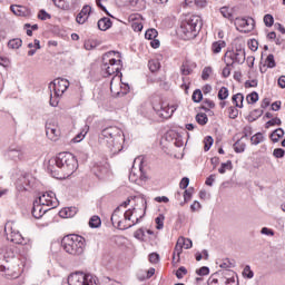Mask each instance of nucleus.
I'll use <instances>...</instances> for the list:
<instances>
[{
  "instance_id": "1",
  "label": "nucleus",
  "mask_w": 285,
  "mask_h": 285,
  "mask_svg": "<svg viewBox=\"0 0 285 285\" xmlns=\"http://www.w3.org/2000/svg\"><path fill=\"white\" fill-rule=\"evenodd\" d=\"M79 168L77 157L70 153H60L57 157L49 159L47 170L55 179L70 177Z\"/></svg>"
},
{
  "instance_id": "2",
  "label": "nucleus",
  "mask_w": 285,
  "mask_h": 285,
  "mask_svg": "<svg viewBox=\"0 0 285 285\" xmlns=\"http://www.w3.org/2000/svg\"><path fill=\"white\" fill-rule=\"evenodd\" d=\"M100 138L106 139L108 148L112 155H119L124 149V146H121V141H125L124 131L117 126H110L102 129Z\"/></svg>"
},
{
  "instance_id": "3",
  "label": "nucleus",
  "mask_w": 285,
  "mask_h": 285,
  "mask_svg": "<svg viewBox=\"0 0 285 285\" xmlns=\"http://www.w3.org/2000/svg\"><path fill=\"white\" fill-rule=\"evenodd\" d=\"M203 26L204 23L199 16H190L180 23L179 32L184 35V39H195Z\"/></svg>"
},
{
  "instance_id": "4",
  "label": "nucleus",
  "mask_w": 285,
  "mask_h": 285,
  "mask_svg": "<svg viewBox=\"0 0 285 285\" xmlns=\"http://www.w3.org/2000/svg\"><path fill=\"white\" fill-rule=\"evenodd\" d=\"M62 248L69 255H83L86 238L80 235H69L62 239Z\"/></svg>"
},
{
  "instance_id": "5",
  "label": "nucleus",
  "mask_w": 285,
  "mask_h": 285,
  "mask_svg": "<svg viewBox=\"0 0 285 285\" xmlns=\"http://www.w3.org/2000/svg\"><path fill=\"white\" fill-rule=\"evenodd\" d=\"M224 61L226 67L223 69V77L226 79L230 77V67L235 66V63H244L246 61V51L244 49L227 51Z\"/></svg>"
},
{
  "instance_id": "6",
  "label": "nucleus",
  "mask_w": 285,
  "mask_h": 285,
  "mask_svg": "<svg viewBox=\"0 0 285 285\" xmlns=\"http://www.w3.org/2000/svg\"><path fill=\"white\" fill-rule=\"evenodd\" d=\"M111 224L118 230H128V228H132L136 224H139L144 216L137 218L136 215H111L110 216Z\"/></svg>"
},
{
  "instance_id": "7",
  "label": "nucleus",
  "mask_w": 285,
  "mask_h": 285,
  "mask_svg": "<svg viewBox=\"0 0 285 285\" xmlns=\"http://www.w3.org/2000/svg\"><path fill=\"white\" fill-rule=\"evenodd\" d=\"M208 285H237L235 283V272L230 269H223L213 274L208 281Z\"/></svg>"
},
{
  "instance_id": "8",
  "label": "nucleus",
  "mask_w": 285,
  "mask_h": 285,
  "mask_svg": "<svg viewBox=\"0 0 285 285\" xmlns=\"http://www.w3.org/2000/svg\"><path fill=\"white\" fill-rule=\"evenodd\" d=\"M23 263L21 259H13L9 265L0 263V272L4 273L7 279H17L23 273Z\"/></svg>"
},
{
  "instance_id": "9",
  "label": "nucleus",
  "mask_w": 285,
  "mask_h": 285,
  "mask_svg": "<svg viewBox=\"0 0 285 285\" xmlns=\"http://www.w3.org/2000/svg\"><path fill=\"white\" fill-rule=\"evenodd\" d=\"M130 202H135L137 204H141L144 210L142 215H146V198L141 196H130L128 199H126L122 204H120L115 210L114 215H117V213H124V215H135V213H139L137 210V207H134L132 210L126 208L130 206Z\"/></svg>"
},
{
  "instance_id": "10",
  "label": "nucleus",
  "mask_w": 285,
  "mask_h": 285,
  "mask_svg": "<svg viewBox=\"0 0 285 285\" xmlns=\"http://www.w3.org/2000/svg\"><path fill=\"white\" fill-rule=\"evenodd\" d=\"M69 285H97V276L86 274L83 272H76L68 277Z\"/></svg>"
},
{
  "instance_id": "11",
  "label": "nucleus",
  "mask_w": 285,
  "mask_h": 285,
  "mask_svg": "<svg viewBox=\"0 0 285 285\" xmlns=\"http://www.w3.org/2000/svg\"><path fill=\"white\" fill-rule=\"evenodd\" d=\"M68 88H70V81L67 79L58 78L49 83V90L53 92V97H61Z\"/></svg>"
},
{
  "instance_id": "12",
  "label": "nucleus",
  "mask_w": 285,
  "mask_h": 285,
  "mask_svg": "<svg viewBox=\"0 0 285 285\" xmlns=\"http://www.w3.org/2000/svg\"><path fill=\"white\" fill-rule=\"evenodd\" d=\"M4 233L7 235V239L9 242H12V244H23V236L21 235V233H19V230L14 228L12 223H7L4 225Z\"/></svg>"
},
{
  "instance_id": "13",
  "label": "nucleus",
  "mask_w": 285,
  "mask_h": 285,
  "mask_svg": "<svg viewBox=\"0 0 285 285\" xmlns=\"http://www.w3.org/2000/svg\"><path fill=\"white\" fill-rule=\"evenodd\" d=\"M7 157L12 161H23L26 159V151L19 146H11L7 151Z\"/></svg>"
},
{
  "instance_id": "14",
  "label": "nucleus",
  "mask_w": 285,
  "mask_h": 285,
  "mask_svg": "<svg viewBox=\"0 0 285 285\" xmlns=\"http://www.w3.org/2000/svg\"><path fill=\"white\" fill-rule=\"evenodd\" d=\"M14 259H21V258L17 257V253L12 247L4 248L2 250V254H0V264L1 262H6V264H12Z\"/></svg>"
},
{
  "instance_id": "15",
  "label": "nucleus",
  "mask_w": 285,
  "mask_h": 285,
  "mask_svg": "<svg viewBox=\"0 0 285 285\" xmlns=\"http://www.w3.org/2000/svg\"><path fill=\"white\" fill-rule=\"evenodd\" d=\"M90 12H92V7L85 4L81 11L76 17L77 23H86L88 21V18L90 17Z\"/></svg>"
},
{
  "instance_id": "16",
  "label": "nucleus",
  "mask_w": 285,
  "mask_h": 285,
  "mask_svg": "<svg viewBox=\"0 0 285 285\" xmlns=\"http://www.w3.org/2000/svg\"><path fill=\"white\" fill-rule=\"evenodd\" d=\"M235 26L238 32H243L244 35H248V32H250L248 29V19L246 18H236Z\"/></svg>"
},
{
  "instance_id": "17",
  "label": "nucleus",
  "mask_w": 285,
  "mask_h": 285,
  "mask_svg": "<svg viewBox=\"0 0 285 285\" xmlns=\"http://www.w3.org/2000/svg\"><path fill=\"white\" fill-rule=\"evenodd\" d=\"M39 214L41 215V213L43 215H46V213H50V215H53L55 213V207H50V208H45L43 205H40L39 202H33V207L31 209V215H35V214Z\"/></svg>"
},
{
  "instance_id": "18",
  "label": "nucleus",
  "mask_w": 285,
  "mask_h": 285,
  "mask_svg": "<svg viewBox=\"0 0 285 285\" xmlns=\"http://www.w3.org/2000/svg\"><path fill=\"white\" fill-rule=\"evenodd\" d=\"M175 110H177V106H161L158 112L159 117L163 119H170L171 115H175Z\"/></svg>"
},
{
  "instance_id": "19",
  "label": "nucleus",
  "mask_w": 285,
  "mask_h": 285,
  "mask_svg": "<svg viewBox=\"0 0 285 285\" xmlns=\"http://www.w3.org/2000/svg\"><path fill=\"white\" fill-rule=\"evenodd\" d=\"M48 197H51L50 194H42L40 197L36 199L40 206H43V208H48V206H52V208H57V203H53L52 200L48 199Z\"/></svg>"
},
{
  "instance_id": "20",
  "label": "nucleus",
  "mask_w": 285,
  "mask_h": 285,
  "mask_svg": "<svg viewBox=\"0 0 285 285\" xmlns=\"http://www.w3.org/2000/svg\"><path fill=\"white\" fill-rule=\"evenodd\" d=\"M248 128H245V135L234 144L235 153H244V150H246V142H244V139L248 138Z\"/></svg>"
},
{
  "instance_id": "21",
  "label": "nucleus",
  "mask_w": 285,
  "mask_h": 285,
  "mask_svg": "<svg viewBox=\"0 0 285 285\" xmlns=\"http://www.w3.org/2000/svg\"><path fill=\"white\" fill-rule=\"evenodd\" d=\"M10 10L17 17H28L30 14V11L23 6L11 4Z\"/></svg>"
},
{
  "instance_id": "22",
  "label": "nucleus",
  "mask_w": 285,
  "mask_h": 285,
  "mask_svg": "<svg viewBox=\"0 0 285 285\" xmlns=\"http://www.w3.org/2000/svg\"><path fill=\"white\" fill-rule=\"evenodd\" d=\"M98 28L106 32V30H110L112 28V20L110 18L104 17L100 20H98Z\"/></svg>"
},
{
  "instance_id": "23",
  "label": "nucleus",
  "mask_w": 285,
  "mask_h": 285,
  "mask_svg": "<svg viewBox=\"0 0 285 285\" xmlns=\"http://www.w3.org/2000/svg\"><path fill=\"white\" fill-rule=\"evenodd\" d=\"M92 171L95 173L96 177L101 179V177H104V175H106V173H108V167L104 166V165H96L92 168Z\"/></svg>"
},
{
  "instance_id": "24",
  "label": "nucleus",
  "mask_w": 285,
  "mask_h": 285,
  "mask_svg": "<svg viewBox=\"0 0 285 285\" xmlns=\"http://www.w3.org/2000/svg\"><path fill=\"white\" fill-rule=\"evenodd\" d=\"M102 70H106V75H108V77L119 75V67L109 66L108 62L102 65Z\"/></svg>"
},
{
  "instance_id": "25",
  "label": "nucleus",
  "mask_w": 285,
  "mask_h": 285,
  "mask_svg": "<svg viewBox=\"0 0 285 285\" xmlns=\"http://www.w3.org/2000/svg\"><path fill=\"white\" fill-rule=\"evenodd\" d=\"M21 46H23V40H21V38H13L8 42V48H11L12 50H19Z\"/></svg>"
},
{
  "instance_id": "26",
  "label": "nucleus",
  "mask_w": 285,
  "mask_h": 285,
  "mask_svg": "<svg viewBox=\"0 0 285 285\" xmlns=\"http://www.w3.org/2000/svg\"><path fill=\"white\" fill-rule=\"evenodd\" d=\"M222 48H226V42L224 40L213 42L212 45V50L214 55H219V52H222Z\"/></svg>"
},
{
  "instance_id": "27",
  "label": "nucleus",
  "mask_w": 285,
  "mask_h": 285,
  "mask_svg": "<svg viewBox=\"0 0 285 285\" xmlns=\"http://www.w3.org/2000/svg\"><path fill=\"white\" fill-rule=\"evenodd\" d=\"M47 137L51 139V141H57V137L59 136V129L56 127H47Z\"/></svg>"
},
{
  "instance_id": "28",
  "label": "nucleus",
  "mask_w": 285,
  "mask_h": 285,
  "mask_svg": "<svg viewBox=\"0 0 285 285\" xmlns=\"http://www.w3.org/2000/svg\"><path fill=\"white\" fill-rule=\"evenodd\" d=\"M282 137H284V129H282V128L275 129L271 134V139L274 144H277V141H279V139H282Z\"/></svg>"
},
{
  "instance_id": "29",
  "label": "nucleus",
  "mask_w": 285,
  "mask_h": 285,
  "mask_svg": "<svg viewBox=\"0 0 285 285\" xmlns=\"http://www.w3.org/2000/svg\"><path fill=\"white\" fill-rule=\"evenodd\" d=\"M233 104H235L236 108H243L244 106V95L243 94H236L232 98Z\"/></svg>"
},
{
  "instance_id": "30",
  "label": "nucleus",
  "mask_w": 285,
  "mask_h": 285,
  "mask_svg": "<svg viewBox=\"0 0 285 285\" xmlns=\"http://www.w3.org/2000/svg\"><path fill=\"white\" fill-rule=\"evenodd\" d=\"M79 208L77 207H65L58 212V215H77Z\"/></svg>"
},
{
  "instance_id": "31",
  "label": "nucleus",
  "mask_w": 285,
  "mask_h": 285,
  "mask_svg": "<svg viewBox=\"0 0 285 285\" xmlns=\"http://www.w3.org/2000/svg\"><path fill=\"white\" fill-rule=\"evenodd\" d=\"M89 226L90 228H99V226H101V218L97 215L91 216L89 219Z\"/></svg>"
},
{
  "instance_id": "32",
  "label": "nucleus",
  "mask_w": 285,
  "mask_h": 285,
  "mask_svg": "<svg viewBox=\"0 0 285 285\" xmlns=\"http://www.w3.org/2000/svg\"><path fill=\"white\" fill-rule=\"evenodd\" d=\"M196 121L199 126H206L208 124V116L204 112L197 114Z\"/></svg>"
},
{
  "instance_id": "33",
  "label": "nucleus",
  "mask_w": 285,
  "mask_h": 285,
  "mask_svg": "<svg viewBox=\"0 0 285 285\" xmlns=\"http://www.w3.org/2000/svg\"><path fill=\"white\" fill-rule=\"evenodd\" d=\"M191 99L194 104H199L204 99V94H202V89H196L193 92Z\"/></svg>"
},
{
  "instance_id": "34",
  "label": "nucleus",
  "mask_w": 285,
  "mask_h": 285,
  "mask_svg": "<svg viewBox=\"0 0 285 285\" xmlns=\"http://www.w3.org/2000/svg\"><path fill=\"white\" fill-rule=\"evenodd\" d=\"M89 130H90V127L88 125H86L85 128L82 129V131L73 138L75 144H79V141H81V139H83V137H86V135H88Z\"/></svg>"
},
{
  "instance_id": "35",
  "label": "nucleus",
  "mask_w": 285,
  "mask_h": 285,
  "mask_svg": "<svg viewBox=\"0 0 285 285\" xmlns=\"http://www.w3.org/2000/svg\"><path fill=\"white\" fill-rule=\"evenodd\" d=\"M226 170H233V161L227 160L226 163H223L220 165V168L218 169V173L220 175H224L226 173Z\"/></svg>"
},
{
  "instance_id": "36",
  "label": "nucleus",
  "mask_w": 285,
  "mask_h": 285,
  "mask_svg": "<svg viewBox=\"0 0 285 285\" xmlns=\"http://www.w3.org/2000/svg\"><path fill=\"white\" fill-rule=\"evenodd\" d=\"M148 68L150 72H157V70L161 68V63L159 62V60H149Z\"/></svg>"
},
{
  "instance_id": "37",
  "label": "nucleus",
  "mask_w": 285,
  "mask_h": 285,
  "mask_svg": "<svg viewBox=\"0 0 285 285\" xmlns=\"http://www.w3.org/2000/svg\"><path fill=\"white\" fill-rule=\"evenodd\" d=\"M264 141V135L262 132L255 134L254 136L250 137V142L254 146H257Z\"/></svg>"
},
{
  "instance_id": "38",
  "label": "nucleus",
  "mask_w": 285,
  "mask_h": 285,
  "mask_svg": "<svg viewBox=\"0 0 285 285\" xmlns=\"http://www.w3.org/2000/svg\"><path fill=\"white\" fill-rule=\"evenodd\" d=\"M181 242L183 240H177L176 246L174 248V255H177V261L176 262H179L180 255L184 252V246L181 245Z\"/></svg>"
},
{
  "instance_id": "39",
  "label": "nucleus",
  "mask_w": 285,
  "mask_h": 285,
  "mask_svg": "<svg viewBox=\"0 0 285 285\" xmlns=\"http://www.w3.org/2000/svg\"><path fill=\"white\" fill-rule=\"evenodd\" d=\"M263 21H264L266 28H273V24L275 23V18H273V14L267 13L264 16Z\"/></svg>"
},
{
  "instance_id": "40",
  "label": "nucleus",
  "mask_w": 285,
  "mask_h": 285,
  "mask_svg": "<svg viewBox=\"0 0 285 285\" xmlns=\"http://www.w3.org/2000/svg\"><path fill=\"white\" fill-rule=\"evenodd\" d=\"M158 35H159V32H157L156 29H148L145 32V39H148L149 41H153V39H157Z\"/></svg>"
},
{
  "instance_id": "41",
  "label": "nucleus",
  "mask_w": 285,
  "mask_h": 285,
  "mask_svg": "<svg viewBox=\"0 0 285 285\" xmlns=\"http://www.w3.org/2000/svg\"><path fill=\"white\" fill-rule=\"evenodd\" d=\"M214 141H215V140L213 139L212 136H206V137H205V139H204V144H205L204 150H205V153H208V150H210V148H212Z\"/></svg>"
},
{
  "instance_id": "42",
  "label": "nucleus",
  "mask_w": 285,
  "mask_h": 285,
  "mask_svg": "<svg viewBox=\"0 0 285 285\" xmlns=\"http://www.w3.org/2000/svg\"><path fill=\"white\" fill-rule=\"evenodd\" d=\"M178 242H180V245H183V248H193V240L190 238H184L179 237Z\"/></svg>"
},
{
  "instance_id": "43",
  "label": "nucleus",
  "mask_w": 285,
  "mask_h": 285,
  "mask_svg": "<svg viewBox=\"0 0 285 285\" xmlns=\"http://www.w3.org/2000/svg\"><path fill=\"white\" fill-rule=\"evenodd\" d=\"M267 68H275L277 63L275 62V56L269 53L265 60Z\"/></svg>"
},
{
  "instance_id": "44",
  "label": "nucleus",
  "mask_w": 285,
  "mask_h": 285,
  "mask_svg": "<svg viewBox=\"0 0 285 285\" xmlns=\"http://www.w3.org/2000/svg\"><path fill=\"white\" fill-rule=\"evenodd\" d=\"M218 99L220 101H224L225 99H228V88L222 87L218 91Z\"/></svg>"
},
{
  "instance_id": "45",
  "label": "nucleus",
  "mask_w": 285,
  "mask_h": 285,
  "mask_svg": "<svg viewBox=\"0 0 285 285\" xmlns=\"http://www.w3.org/2000/svg\"><path fill=\"white\" fill-rule=\"evenodd\" d=\"M184 275H188V269H186V267H184V266H180L176 271V277H177V279H184Z\"/></svg>"
},
{
  "instance_id": "46",
  "label": "nucleus",
  "mask_w": 285,
  "mask_h": 285,
  "mask_svg": "<svg viewBox=\"0 0 285 285\" xmlns=\"http://www.w3.org/2000/svg\"><path fill=\"white\" fill-rule=\"evenodd\" d=\"M238 115H239V110H237V108H235V107H229L228 108L229 119H237Z\"/></svg>"
},
{
  "instance_id": "47",
  "label": "nucleus",
  "mask_w": 285,
  "mask_h": 285,
  "mask_svg": "<svg viewBox=\"0 0 285 285\" xmlns=\"http://www.w3.org/2000/svg\"><path fill=\"white\" fill-rule=\"evenodd\" d=\"M271 126H282V119L279 118H272L266 122V128H271Z\"/></svg>"
},
{
  "instance_id": "48",
  "label": "nucleus",
  "mask_w": 285,
  "mask_h": 285,
  "mask_svg": "<svg viewBox=\"0 0 285 285\" xmlns=\"http://www.w3.org/2000/svg\"><path fill=\"white\" fill-rule=\"evenodd\" d=\"M38 19H40V21H47V19H52V16L47 13L46 10L41 9L38 13Z\"/></svg>"
},
{
  "instance_id": "49",
  "label": "nucleus",
  "mask_w": 285,
  "mask_h": 285,
  "mask_svg": "<svg viewBox=\"0 0 285 285\" xmlns=\"http://www.w3.org/2000/svg\"><path fill=\"white\" fill-rule=\"evenodd\" d=\"M134 237L136 239H139L140 242H144V237H146V232L144 230V228H139L134 233Z\"/></svg>"
},
{
  "instance_id": "50",
  "label": "nucleus",
  "mask_w": 285,
  "mask_h": 285,
  "mask_svg": "<svg viewBox=\"0 0 285 285\" xmlns=\"http://www.w3.org/2000/svg\"><path fill=\"white\" fill-rule=\"evenodd\" d=\"M210 72H213V68L210 67H205L203 69V73H202L203 81H207V79L210 77Z\"/></svg>"
},
{
  "instance_id": "51",
  "label": "nucleus",
  "mask_w": 285,
  "mask_h": 285,
  "mask_svg": "<svg viewBox=\"0 0 285 285\" xmlns=\"http://www.w3.org/2000/svg\"><path fill=\"white\" fill-rule=\"evenodd\" d=\"M50 100L49 104L52 108H57L59 106V97H55V94L50 92Z\"/></svg>"
},
{
  "instance_id": "52",
  "label": "nucleus",
  "mask_w": 285,
  "mask_h": 285,
  "mask_svg": "<svg viewBox=\"0 0 285 285\" xmlns=\"http://www.w3.org/2000/svg\"><path fill=\"white\" fill-rule=\"evenodd\" d=\"M164 215H160L156 218V228L157 230H161L164 228Z\"/></svg>"
},
{
  "instance_id": "53",
  "label": "nucleus",
  "mask_w": 285,
  "mask_h": 285,
  "mask_svg": "<svg viewBox=\"0 0 285 285\" xmlns=\"http://www.w3.org/2000/svg\"><path fill=\"white\" fill-rule=\"evenodd\" d=\"M96 6H98V8L100 10H102V12H105L107 14V17H112V14L110 13V11H108V9L106 8V6H104L101 3V0H96Z\"/></svg>"
},
{
  "instance_id": "54",
  "label": "nucleus",
  "mask_w": 285,
  "mask_h": 285,
  "mask_svg": "<svg viewBox=\"0 0 285 285\" xmlns=\"http://www.w3.org/2000/svg\"><path fill=\"white\" fill-rule=\"evenodd\" d=\"M190 184V179L188 177H184L180 183H179V186L183 190H186L188 188Z\"/></svg>"
},
{
  "instance_id": "55",
  "label": "nucleus",
  "mask_w": 285,
  "mask_h": 285,
  "mask_svg": "<svg viewBox=\"0 0 285 285\" xmlns=\"http://www.w3.org/2000/svg\"><path fill=\"white\" fill-rule=\"evenodd\" d=\"M273 155L276 157V159H282V157L285 155V150L282 148H276L274 149Z\"/></svg>"
},
{
  "instance_id": "56",
  "label": "nucleus",
  "mask_w": 285,
  "mask_h": 285,
  "mask_svg": "<svg viewBox=\"0 0 285 285\" xmlns=\"http://www.w3.org/2000/svg\"><path fill=\"white\" fill-rule=\"evenodd\" d=\"M181 75L188 76L190 75V72H193V69H190V67L188 66V63H183L181 68Z\"/></svg>"
},
{
  "instance_id": "57",
  "label": "nucleus",
  "mask_w": 285,
  "mask_h": 285,
  "mask_svg": "<svg viewBox=\"0 0 285 285\" xmlns=\"http://www.w3.org/2000/svg\"><path fill=\"white\" fill-rule=\"evenodd\" d=\"M131 28L134 32H141V30H144V24L141 22H132Z\"/></svg>"
},
{
  "instance_id": "58",
  "label": "nucleus",
  "mask_w": 285,
  "mask_h": 285,
  "mask_svg": "<svg viewBox=\"0 0 285 285\" xmlns=\"http://www.w3.org/2000/svg\"><path fill=\"white\" fill-rule=\"evenodd\" d=\"M149 262H150V264H158L159 263V254L151 253L149 255Z\"/></svg>"
},
{
  "instance_id": "59",
  "label": "nucleus",
  "mask_w": 285,
  "mask_h": 285,
  "mask_svg": "<svg viewBox=\"0 0 285 285\" xmlns=\"http://www.w3.org/2000/svg\"><path fill=\"white\" fill-rule=\"evenodd\" d=\"M197 275L204 276V275H208V273H210V268H208L207 266H203L199 269L196 271Z\"/></svg>"
},
{
  "instance_id": "60",
  "label": "nucleus",
  "mask_w": 285,
  "mask_h": 285,
  "mask_svg": "<svg viewBox=\"0 0 285 285\" xmlns=\"http://www.w3.org/2000/svg\"><path fill=\"white\" fill-rule=\"evenodd\" d=\"M220 13L225 19H233V13L228 12V8L226 7L220 8Z\"/></svg>"
},
{
  "instance_id": "61",
  "label": "nucleus",
  "mask_w": 285,
  "mask_h": 285,
  "mask_svg": "<svg viewBox=\"0 0 285 285\" xmlns=\"http://www.w3.org/2000/svg\"><path fill=\"white\" fill-rule=\"evenodd\" d=\"M191 197H193V188L186 189L184 191V199H185V202H190Z\"/></svg>"
},
{
  "instance_id": "62",
  "label": "nucleus",
  "mask_w": 285,
  "mask_h": 285,
  "mask_svg": "<svg viewBox=\"0 0 285 285\" xmlns=\"http://www.w3.org/2000/svg\"><path fill=\"white\" fill-rule=\"evenodd\" d=\"M194 3L197 8H206L208 6L207 0H194Z\"/></svg>"
},
{
  "instance_id": "63",
  "label": "nucleus",
  "mask_w": 285,
  "mask_h": 285,
  "mask_svg": "<svg viewBox=\"0 0 285 285\" xmlns=\"http://www.w3.org/2000/svg\"><path fill=\"white\" fill-rule=\"evenodd\" d=\"M243 277H245V279H250V266H246L243 271Z\"/></svg>"
},
{
  "instance_id": "64",
  "label": "nucleus",
  "mask_w": 285,
  "mask_h": 285,
  "mask_svg": "<svg viewBox=\"0 0 285 285\" xmlns=\"http://www.w3.org/2000/svg\"><path fill=\"white\" fill-rule=\"evenodd\" d=\"M278 86L279 88H285V76L278 78Z\"/></svg>"
}]
</instances>
